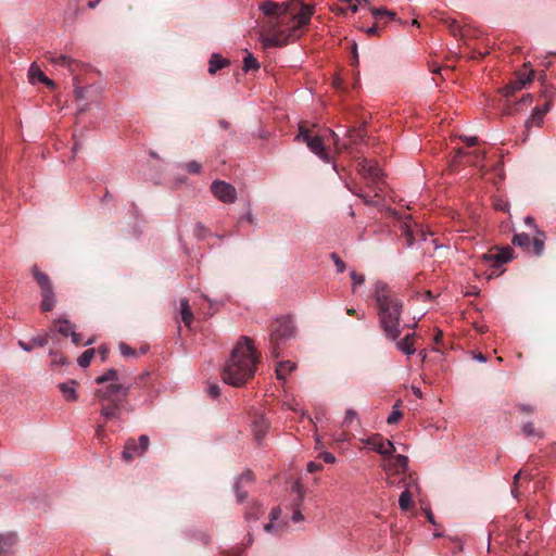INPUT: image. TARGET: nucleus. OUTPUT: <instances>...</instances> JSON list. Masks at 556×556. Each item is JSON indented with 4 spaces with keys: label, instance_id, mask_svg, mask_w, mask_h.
I'll return each mask as SVG.
<instances>
[{
    "label": "nucleus",
    "instance_id": "nucleus-1",
    "mask_svg": "<svg viewBox=\"0 0 556 556\" xmlns=\"http://www.w3.org/2000/svg\"><path fill=\"white\" fill-rule=\"evenodd\" d=\"M260 11L263 42L267 47H282L296 37V30L309 23L314 8L302 0L281 3L266 0L260 4Z\"/></svg>",
    "mask_w": 556,
    "mask_h": 556
},
{
    "label": "nucleus",
    "instance_id": "nucleus-2",
    "mask_svg": "<svg viewBox=\"0 0 556 556\" xmlns=\"http://www.w3.org/2000/svg\"><path fill=\"white\" fill-rule=\"evenodd\" d=\"M260 355L252 345V340L242 337L225 364L222 377L225 383L240 388L254 377Z\"/></svg>",
    "mask_w": 556,
    "mask_h": 556
},
{
    "label": "nucleus",
    "instance_id": "nucleus-3",
    "mask_svg": "<svg viewBox=\"0 0 556 556\" xmlns=\"http://www.w3.org/2000/svg\"><path fill=\"white\" fill-rule=\"evenodd\" d=\"M374 298L377 302L379 325L384 336L391 341L400 338L403 302L389 286L382 281L375 285Z\"/></svg>",
    "mask_w": 556,
    "mask_h": 556
},
{
    "label": "nucleus",
    "instance_id": "nucleus-4",
    "mask_svg": "<svg viewBox=\"0 0 556 556\" xmlns=\"http://www.w3.org/2000/svg\"><path fill=\"white\" fill-rule=\"evenodd\" d=\"M326 135L319 132L315 125L307 127L305 123L300 124L299 135L295 140H302L307 148L317 155L323 162L330 163L331 156L326 148Z\"/></svg>",
    "mask_w": 556,
    "mask_h": 556
},
{
    "label": "nucleus",
    "instance_id": "nucleus-5",
    "mask_svg": "<svg viewBox=\"0 0 556 556\" xmlns=\"http://www.w3.org/2000/svg\"><path fill=\"white\" fill-rule=\"evenodd\" d=\"M269 351L274 357H279L281 345L295 334V326L290 317H280L269 327Z\"/></svg>",
    "mask_w": 556,
    "mask_h": 556
},
{
    "label": "nucleus",
    "instance_id": "nucleus-6",
    "mask_svg": "<svg viewBox=\"0 0 556 556\" xmlns=\"http://www.w3.org/2000/svg\"><path fill=\"white\" fill-rule=\"evenodd\" d=\"M33 278L40 289V309L43 313L50 312L56 304L55 292L50 277L41 271L37 265L31 267Z\"/></svg>",
    "mask_w": 556,
    "mask_h": 556
},
{
    "label": "nucleus",
    "instance_id": "nucleus-7",
    "mask_svg": "<svg viewBox=\"0 0 556 556\" xmlns=\"http://www.w3.org/2000/svg\"><path fill=\"white\" fill-rule=\"evenodd\" d=\"M129 388L122 383H110L103 389L94 391V397L99 402H124L128 395Z\"/></svg>",
    "mask_w": 556,
    "mask_h": 556
},
{
    "label": "nucleus",
    "instance_id": "nucleus-8",
    "mask_svg": "<svg viewBox=\"0 0 556 556\" xmlns=\"http://www.w3.org/2000/svg\"><path fill=\"white\" fill-rule=\"evenodd\" d=\"M150 439L146 434L139 437L138 442L134 438H129L124 445L122 458L126 463L132 462L136 457L142 456L148 450Z\"/></svg>",
    "mask_w": 556,
    "mask_h": 556
},
{
    "label": "nucleus",
    "instance_id": "nucleus-9",
    "mask_svg": "<svg viewBox=\"0 0 556 556\" xmlns=\"http://www.w3.org/2000/svg\"><path fill=\"white\" fill-rule=\"evenodd\" d=\"M357 170L368 184L372 185H378L383 176L377 162L367 159L357 160Z\"/></svg>",
    "mask_w": 556,
    "mask_h": 556
},
{
    "label": "nucleus",
    "instance_id": "nucleus-10",
    "mask_svg": "<svg viewBox=\"0 0 556 556\" xmlns=\"http://www.w3.org/2000/svg\"><path fill=\"white\" fill-rule=\"evenodd\" d=\"M211 191L216 199L224 203H233L237 200V191L236 188L224 181V180H215L211 185Z\"/></svg>",
    "mask_w": 556,
    "mask_h": 556
},
{
    "label": "nucleus",
    "instance_id": "nucleus-11",
    "mask_svg": "<svg viewBox=\"0 0 556 556\" xmlns=\"http://www.w3.org/2000/svg\"><path fill=\"white\" fill-rule=\"evenodd\" d=\"M514 250L510 247L496 248L495 252L492 250L482 255V260L491 263L492 266L498 267L513 258Z\"/></svg>",
    "mask_w": 556,
    "mask_h": 556
},
{
    "label": "nucleus",
    "instance_id": "nucleus-12",
    "mask_svg": "<svg viewBox=\"0 0 556 556\" xmlns=\"http://www.w3.org/2000/svg\"><path fill=\"white\" fill-rule=\"evenodd\" d=\"M365 443L370 445L374 451L386 457L392 456L395 452L393 443L389 440H384L383 437L378 433L368 438Z\"/></svg>",
    "mask_w": 556,
    "mask_h": 556
},
{
    "label": "nucleus",
    "instance_id": "nucleus-13",
    "mask_svg": "<svg viewBox=\"0 0 556 556\" xmlns=\"http://www.w3.org/2000/svg\"><path fill=\"white\" fill-rule=\"evenodd\" d=\"M391 458L384 465V470L388 473L405 472L408 467V458L404 455L390 456Z\"/></svg>",
    "mask_w": 556,
    "mask_h": 556
},
{
    "label": "nucleus",
    "instance_id": "nucleus-14",
    "mask_svg": "<svg viewBox=\"0 0 556 556\" xmlns=\"http://www.w3.org/2000/svg\"><path fill=\"white\" fill-rule=\"evenodd\" d=\"M101 408L100 414L104 421L111 419H118L121 417L122 402H100Z\"/></svg>",
    "mask_w": 556,
    "mask_h": 556
},
{
    "label": "nucleus",
    "instance_id": "nucleus-15",
    "mask_svg": "<svg viewBox=\"0 0 556 556\" xmlns=\"http://www.w3.org/2000/svg\"><path fill=\"white\" fill-rule=\"evenodd\" d=\"M253 481L252 471L248 470L243 472L237 480L235 484V491L237 495L238 503H242L248 497V492L244 489L248 484H251Z\"/></svg>",
    "mask_w": 556,
    "mask_h": 556
},
{
    "label": "nucleus",
    "instance_id": "nucleus-16",
    "mask_svg": "<svg viewBox=\"0 0 556 556\" xmlns=\"http://www.w3.org/2000/svg\"><path fill=\"white\" fill-rule=\"evenodd\" d=\"M415 333L406 334L402 340H395L396 349L406 355H412L416 352L414 346Z\"/></svg>",
    "mask_w": 556,
    "mask_h": 556
},
{
    "label": "nucleus",
    "instance_id": "nucleus-17",
    "mask_svg": "<svg viewBox=\"0 0 556 556\" xmlns=\"http://www.w3.org/2000/svg\"><path fill=\"white\" fill-rule=\"evenodd\" d=\"M180 316L185 326L191 329L194 316L187 299L180 300Z\"/></svg>",
    "mask_w": 556,
    "mask_h": 556
},
{
    "label": "nucleus",
    "instance_id": "nucleus-18",
    "mask_svg": "<svg viewBox=\"0 0 556 556\" xmlns=\"http://www.w3.org/2000/svg\"><path fill=\"white\" fill-rule=\"evenodd\" d=\"M296 369V364L291 361L279 362L276 366L277 379L285 381L286 376Z\"/></svg>",
    "mask_w": 556,
    "mask_h": 556
},
{
    "label": "nucleus",
    "instance_id": "nucleus-19",
    "mask_svg": "<svg viewBox=\"0 0 556 556\" xmlns=\"http://www.w3.org/2000/svg\"><path fill=\"white\" fill-rule=\"evenodd\" d=\"M17 538L13 533L0 534V556H5L10 553L12 546L15 545Z\"/></svg>",
    "mask_w": 556,
    "mask_h": 556
},
{
    "label": "nucleus",
    "instance_id": "nucleus-20",
    "mask_svg": "<svg viewBox=\"0 0 556 556\" xmlns=\"http://www.w3.org/2000/svg\"><path fill=\"white\" fill-rule=\"evenodd\" d=\"M268 429V421L263 417L258 416L253 421V432L255 439L260 442Z\"/></svg>",
    "mask_w": 556,
    "mask_h": 556
},
{
    "label": "nucleus",
    "instance_id": "nucleus-21",
    "mask_svg": "<svg viewBox=\"0 0 556 556\" xmlns=\"http://www.w3.org/2000/svg\"><path fill=\"white\" fill-rule=\"evenodd\" d=\"M76 384L77 382L75 380L59 384V389L66 401H77V393L75 391Z\"/></svg>",
    "mask_w": 556,
    "mask_h": 556
},
{
    "label": "nucleus",
    "instance_id": "nucleus-22",
    "mask_svg": "<svg viewBox=\"0 0 556 556\" xmlns=\"http://www.w3.org/2000/svg\"><path fill=\"white\" fill-rule=\"evenodd\" d=\"M229 61L218 54H213L208 62V73L215 74L217 71L228 65Z\"/></svg>",
    "mask_w": 556,
    "mask_h": 556
},
{
    "label": "nucleus",
    "instance_id": "nucleus-23",
    "mask_svg": "<svg viewBox=\"0 0 556 556\" xmlns=\"http://www.w3.org/2000/svg\"><path fill=\"white\" fill-rule=\"evenodd\" d=\"M548 110H549L548 101L544 104L543 109L535 108L531 117L528 119L527 125H529L531 123V124H535V125L540 126L543 122V116L546 114V112H548Z\"/></svg>",
    "mask_w": 556,
    "mask_h": 556
},
{
    "label": "nucleus",
    "instance_id": "nucleus-24",
    "mask_svg": "<svg viewBox=\"0 0 556 556\" xmlns=\"http://www.w3.org/2000/svg\"><path fill=\"white\" fill-rule=\"evenodd\" d=\"M346 137L351 140V143H357L358 141H364L366 137V131L364 125L359 128H350L346 132Z\"/></svg>",
    "mask_w": 556,
    "mask_h": 556
},
{
    "label": "nucleus",
    "instance_id": "nucleus-25",
    "mask_svg": "<svg viewBox=\"0 0 556 556\" xmlns=\"http://www.w3.org/2000/svg\"><path fill=\"white\" fill-rule=\"evenodd\" d=\"M118 380V372L116 369H109L108 371H105L103 375L97 377L96 379V382L98 384H103V383H106V382H110V383H117L116 381Z\"/></svg>",
    "mask_w": 556,
    "mask_h": 556
},
{
    "label": "nucleus",
    "instance_id": "nucleus-26",
    "mask_svg": "<svg viewBox=\"0 0 556 556\" xmlns=\"http://www.w3.org/2000/svg\"><path fill=\"white\" fill-rule=\"evenodd\" d=\"M442 22L446 25L450 33L454 37H464L463 28L460 27L459 23L456 20L453 18H443Z\"/></svg>",
    "mask_w": 556,
    "mask_h": 556
},
{
    "label": "nucleus",
    "instance_id": "nucleus-27",
    "mask_svg": "<svg viewBox=\"0 0 556 556\" xmlns=\"http://www.w3.org/2000/svg\"><path fill=\"white\" fill-rule=\"evenodd\" d=\"M523 87L525 85L522 83V79L518 80L517 78H515L504 87V96L510 97L518 90L522 89Z\"/></svg>",
    "mask_w": 556,
    "mask_h": 556
},
{
    "label": "nucleus",
    "instance_id": "nucleus-28",
    "mask_svg": "<svg viewBox=\"0 0 556 556\" xmlns=\"http://www.w3.org/2000/svg\"><path fill=\"white\" fill-rule=\"evenodd\" d=\"M513 243L517 247L530 250L531 239L528 233H517L513 238Z\"/></svg>",
    "mask_w": 556,
    "mask_h": 556
},
{
    "label": "nucleus",
    "instance_id": "nucleus-29",
    "mask_svg": "<svg viewBox=\"0 0 556 556\" xmlns=\"http://www.w3.org/2000/svg\"><path fill=\"white\" fill-rule=\"evenodd\" d=\"M54 324L59 325L56 330L63 337H68V336H71L72 331H74V326L66 319H64V320L56 319L54 321Z\"/></svg>",
    "mask_w": 556,
    "mask_h": 556
},
{
    "label": "nucleus",
    "instance_id": "nucleus-30",
    "mask_svg": "<svg viewBox=\"0 0 556 556\" xmlns=\"http://www.w3.org/2000/svg\"><path fill=\"white\" fill-rule=\"evenodd\" d=\"M530 64L529 63H526L523 65L525 67V71H518L516 73V78L518 80H521L522 79V83L523 85L526 86L528 83H530L532 80V77L534 75V71L529 68Z\"/></svg>",
    "mask_w": 556,
    "mask_h": 556
},
{
    "label": "nucleus",
    "instance_id": "nucleus-31",
    "mask_svg": "<svg viewBox=\"0 0 556 556\" xmlns=\"http://www.w3.org/2000/svg\"><path fill=\"white\" fill-rule=\"evenodd\" d=\"M28 76L31 83H35L36 80H41L46 76L43 72L40 70V67L33 63L28 70Z\"/></svg>",
    "mask_w": 556,
    "mask_h": 556
},
{
    "label": "nucleus",
    "instance_id": "nucleus-32",
    "mask_svg": "<svg viewBox=\"0 0 556 556\" xmlns=\"http://www.w3.org/2000/svg\"><path fill=\"white\" fill-rule=\"evenodd\" d=\"M262 513L261 505L253 503V505L245 511L247 521H255L258 519V515Z\"/></svg>",
    "mask_w": 556,
    "mask_h": 556
},
{
    "label": "nucleus",
    "instance_id": "nucleus-33",
    "mask_svg": "<svg viewBox=\"0 0 556 556\" xmlns=\"http://www.w3.org/2000/svg\"><path fill=\"white\" fill-rule=\"evenodd\" d=\"M94 356V349H88L86 350L79 357H78V365L80 367H88L91 363V359Z\"/></svg>",
    "mask_w": 556,
    "mask_h": 556
},
{
    "label": "nucleus",
    "instance_id": "nucleus-34",
    "mask_svg": "<svg viewBox=\"0 0 556 556\" xmlns=\"http://www.w3.org/2000/svg\"><path fill=\"white\" fill-rule=\"evenodd\" d=\"M399 505L402 510H408L412 506V494L408 490L401 493L399 498Z\"/></svg>",
    "mask_w": 556,
    "mask_h": 556
},
{
    "label": "nucleus",
    "instance_id": "nucleus-35",
    "mask_svg": "<svg viewBox=\"0 0 556 556\" xmlns=\"http://www.w3.org/2000/svg\"><path fill=\"white\" fill-rule=\"evenodd\" d=\"M47 59L55 65L64 66L65 64H71V58L64 54L53 55L48 53Z\"/></svg>",
    "mask_w": 556,
    "mask_h": 556
},
{
    "label": "nucleus",
    "instance_id": "nucleus-36",
    "mask_svg": "<svg viewBox=\"0 0 556 556\" xmlns=\"http://www.w3.org/2000/svg\"><path fill=\"white\" fill-rule=\"evenodd\" d=\"M531 247L533 249V253L536 255V256H540L542 255L543 251H544V248H545V244H544V239L542 237H534L532 239V242H531Z\"/></svg>",
    "mask_w": 556,
    "mask_h": 556
},
{
    "label": "nucleus",
    "instance_id": "nucleus-37",
    "mask_svg": "<svg viewBox=\"0 0 556 556\" xmlns=\"http://www.w3.org/2000/svg\"><path fill=\"white\" fill-rule=\"evenodd\" d=\"M401 228H402V235L406 239V245L412 247L415 241L414 231H413L412 227L407 223H405Z\"/></svg>",
    "mask_w": 556,
    "mask_h": 556
},
{
    "label": "nucleus",
    "instance_id": "nucleus-38",
    "mask_svg": "<svg viewBox=\"0 0 556 556\" xmlns=\"http://www.w3.org/2000/svg\"><path fill=\"white\" fill-rule=\"evenodd\" d=\"M260 67V64L257 60L252 55L248 54L243 60V70L245 72H249L251 70H257Z\"/></svg>",
    "mask_w": 556,
    "mask_h": 556
},
{
    "label": "nucleus",
    "instance_id": "nucleus-39",
    "mask_svg": "<svg viewBox=\"0 0 556 556\" xmlns=\"http://www.w3.org/2000/svg\"><path fill=\"white\" fill-rule=\"evenodd\" d=\"M371 13L375 20L377 21L383 20L384 17L394 18L395 16V13L390 12L386 9H372Z\"/></svg>",
    "mask_w": 556,
    "mask_h": 556
},
{
    "label": "nucleus",
    "instance_id": "nucleus-40",
    "mask_svg": "<svg viewBox=\"0 0 556 556\" xmlns=\"http://www.w3.org/2000/svg\"><path fill=\"white\" fill-rule=\"evenodd\" d=\"M323 134L326 135V137H327L326 142L331 139L332 143L334 146V149L339 148V146H340V138H339V136L333 130L326 129Z\"/></svg>",
    "mask_w": 556,
    "mask_h": 556
},
{
    "label": "nucleus",
    "instance_id": "nucleus-41",
    "mask_svg": "<svg viewBox=\"0 0 556 556\" xmlns=\"http://www.w3.org/2000/svg\"><path fill=\"white\" fill-rule=\"evenodd\" d=\"M323 134L326 135V137H327L326 142L331 139L332 143L334 146V149L339 148V146H340V138H339V136L333 130L326 129Z\"/></svg>",
    "mask_w": 556,
    "mask_h": 556
},
{
    "label": "nucleus",
    "instance_id": "nucleus-42",
    "mask_svg": "<svg viewBox=\"0 0 556 556\" xmlns=\"http://www.w3.org/2000/svg\"><path fill=\"white\" fill-rule=\"evenodd\" d=\"M330 257L334 262L338 273H343L345 270V263L340 258V256L337 253H331Z\"/></svg>",
    "mask_w": 556,
    "mask_h": 556
},
{
    "label": "nucleus",
    "instance_id": "nucleus-43",
    "mask_svg": "<svg viewBox=\"0 0 556 556\" xmlns=\"http://www.w3.org/2000/svg\"><path fill=\"white\" fill-rule=\"evenodd\" d=\"M119 351L125 357L137 356L136 351L124 342L119 343Z\"/></svg>",
    "mask_w": 556,
    "mask_h": 556
},
{
    "label": "nucleus",
    "instance_id": "nucleus-44",
    "mask_svg": "<svg viewBox=\"0 0 556 556\" xmlns=\"http://www.w3.org/2000/svg\"><path fill=\"white\" fill-rule=\"evenodd\" d=\"M523 475V471L522 470H519L515 477H514V485L511 488V494L514 497L518 498L519 495H520V492H519V489H518V481L520 479V477Z\"/></svg>",
    "mask_w": 556,
    "mask_h": 556
},
{
    "label": "nucleus",
    "instance_id": "nucleus-45",
    "mask_svg": "<svg viewBox=\"0 0 556 556\" xmlns=\"http://www.w3.org/2000/svg\"><path fill=\"white\" fill-rule=\"evenodd\" d=\"M357 418V413L353 409H348L343 420V426H350Z\"/></svg>",
    "mask_w": 556,
    "mask_h": 556
},
{
    "label": "nucleus",
    "instance_id": "nucleus-46",
    "mask_svg": "<svg viewBox=\"0 0 556 556\" xmlns=\"http://www.w3.org/2000/svg\"><path fill=\"white\" fill-rule=\"evenodd\" d=\"M185 168L190 173V174H198L200 173L201 170V164L195 162V161H191V162H188L186 165H185Z\"/></svg>",
    "mask_w": 556,
    "mask_h": 556
},
{
    "label": "nucleus",
    "instance_id": "nucleus-47",
    "mask_svg": "<svg viewBox=\"0 0 556 556\" xmlns=\"http://www.w3.org/2000/svg\"><path fill=\"white\" fill-rule=\"evenodd\" d=\"M402 416H403L402 412H400V410H393V412L389 415V417H388V419H387V422H388L389 425H394V424H396V422L402 418Z\"/></svg>",
    "mask_w": 556,
    "mask_h": 556
},
{
    "label": "nucleus",
    "instance_id": "nucleus-48",
    "mask_svg": "<svg viewBox=\"0 0 556 556\" xmlns=\"http://www.w3.org/2000/svg\"><path fill=\"white\" fill-rule=\"evenodd\" d=\"M207 393H208V395H210L211 397H213V399L218 397V396H219V394H220L219 386H218V384H215V383L210 384V386L207 387Z\"/></svg>",
    "mask_w": 556,
    "mask_h": 556
},
{
    "label": "nucleus",
    "instance_id": "nucleus-49",
    "mask_svg": "<svg viewBox=\"0 0 556 556\" xmlns=\"http://www.w3.org/2000/svg\"><path fill=\"white\" fill-rule=\"evenodd\" d=\"M33 343L35 346H45L48 343L49 334H43L37 338H33Z\"/></svg>",
    "mask_w": 556,
    "mask_h": 556
},
{
    "label": "nucleus",
    "instance_id": "nucleus-50",
    "mask_svg": "<svg viewBox=\"0 0 556 556\" xmlns=\"http://www.w3.org/2000/svg\"><path fill=\"white\" fill-rule=\"evenodd\" d=\"M351 278L353 280V286L363 285L365 281V277L362 274H357L356 271H351Z\"/></svg>",
    "mask_w": 556,
    "mask_h": 556
},
{
    "label": "nucleus",
    "instance_id": "nucleus-51",
    "mask_svg": "<svg viewBox=\"0 0 556 556\" xmlns=\"http://www.w3.org/2000/svg\"><path fill=\"white\" fill-rule=\"evenodd\" d=\"M522 432L523 434L530 437V435H535L536 434V431H535V428H534V425L532 422H528L523 427H522Z\"/></svg>",
    "mask_w": 556,
    "mask_h": 556
},
{
    "label": "nucleus",
    "instance_id": "nucleus-52",
    "mask_svg": "<svg viewBox=\"0 0 556 556\" xmlns=\"http://www.w3.org/2000/svg\"><path fill=\"white\" fill-rule=\"evenodd\" d=\"M85 88L84 87H80L78 86V81L77 79L75 78V90H74V93H75V98L77 100H80V99H84L85 97Z\"/></svg>",
    "mask_w": 556,
    "mask_h": 556
},
{
    "label": "nucleus",
    "instance_id": "nucleus-53",
    "mask_svg": "<svg viewBox=\"0 0 556 556\" xmlns=\"http://www.w3.org/2000/svg\"><path fill=\"white\" fill-rule=\"evenodd\" d=\"M207 232L205 226L201 223H198L194 227V235L199 238H203V236Z\"/></svg>",
    "mask_w": 556,
    "mask_h": 556
},
{
    "label": "nucleus",
    "instance_id": "nucleus-54",
    "mask_svg": "<svg viewBox=\"0 0 556 556\" xmlns=\"http://www.w3.org/2000/svg\"><path fill=\"white\" fill-rule=\"evenodd\" d=\"M321 469H323V465H321V464H319V463L309 462V463L307 464V470H308L309 472H316V471H319V470H321Z\"/></svg>",
    "mask_w": 556,
    "mask_h": 556
},
{
    "label": "nucleus",
    "instance_id": "nucleus-55",
    "mask_svg": "<svg viewBox=\"0 0 556 556\" xmlns=\"http://www.w3.org/2000/svg\"><path fill=\"white\" fill-rule=\"evenodd\" d=\"M320 457L327 464H332L336 462L334 455L328 452L321 453Z\"/></svg>",
    "mask_w": 556,
    "mask_h": 556
},
{
    "label": "nucleus",
    "instance_id": "nucleus-56",
    "mask_svg": "<svg viewBox=\"0 0 556 556\" xmlns=\"http://www.w3.org/2000/svg\"><path fill=\"white\" fill-rule=\"evenodd\" d=\"M80 63L74 59L71 58V64H65L64 67H66L72 74L76 72V68L79 67Z\"/></svg>",
    "mask_w": 556,
    "mask_h": 556
},
{
    "label": "nucleus",
    "instance_id": "nucleus-57",
    "mask_svg": "<svg viewBox=\"0 0 556 556\" xmlns=\"http://www.w3.org/2000/svg\"><path fill=\"white\" fill-rule=\"evenodd\" d=\"M18 345L26 352H30L35 348L33 340L29 343L20 340Z\"/></svg>",
    "mask_w": 556,
    "mask_h": 556
},
{
    "label": "nucleus",
    "instance_id": "nucleus-58",
    "mask_svg": "<svg viewBox=\"0 0 556 556\" xmlns=\"http://www.w3.org/2000/svg\"><path fill=\"white\" fill-rule=\"evenodd\" d=\"M351 142L350 143H340L339 148H336V152L338 154L340 153H343V152H349L350 149H351Z\"/></svg>",
    "mask_w": 556,
    "mask_h": 556
},
{
    "label": "nucleus",
    "instance_id": "nucleus-59",
    "mask_svg": "<svg viewBox=\"0 0 556 556\" xmlns=\"http://www.w3.org/2000/svg\"><path fill=\"white\" fill-rule=\"evenodd\" d=\"M357 63H358L357 46H356V43H353V47H352V64L356 65Z\"/></svg>",
    "mask_w": 556,
    "mask_h": 556
},
{
    "label": "nucleus",
    "instance_id": "nucleus-60",
    "mask_svg": "<svg viewBox=\"0 0 556 556\" xmlns=\"http://www.w3.org/2000/svg\"><path fill=\"white\" fill-rule=\"evenodd\" d=\"M494 207H495L496 210H498V211H503V212H505V211H507V210H508V204H507L506 202H503V201H500V200H498V201H496V202L494 203Z\"/></svg>",
    "mask_w": 556,
    "mask_h": 556
},
{
    "label": "nucleus",
    "instance_id": "nucleus-61",
    "mask_svg": "<svg viewBox=\"0 0 556 556\" xmlns=\"http://www.w3.org/2000/svg\"><path fill=\"white\" fill-rule=\"evenodd\" d=\"M71 337L74 344L79 345L83 343V339L79 333L72 331Z\"/></svg>",
    "mask_w": 556,
    "mask_h": 556
},
{
    "label": "nucleus",
    "instance_id": "nucleus-62",
    "mask_svg": "<svg viewBox=\"0 0 556 556\" xmlns=\"http://www.w3.org/2000/svg\"><path fill=\"white\" fill-rule=\"evenodd\" d=\"M98 352L101 356V359L104 362L108 358L109 355V348L102 345L98 349Z\"/></svg>",
    "mask_w": 556,
    "mask_h": 556
},
{
    "label": "nucleus",
    "instance_id": "nucleus-63",
    "mask_svg": "<svg viewBox=\"0 0 556 556\" xmlns=\"http://www.w3.org/2000/svg\"><path fill=\"white\" fill-rule=\"evenodd\" d=\"M304 519L302 513L299 509H295L292 514V521L300 522Z\"/></svg>",
    "mask_w": 556,
    "mask_h": 556
},
{
    "label": "nucleus",
    "instance_id": "nucleus-64",
    "mask_svg": "<svg viewBox=\"0 0 556 556\" xmlns=\"http://www.w3.org/2000/svg\"><path fill=\"white\" fill-rule=\"evenodd\" d=\"M281 514V509L279 507H275L270 511V520H277Z\"/></svg>",
    "mask_w": 556,
    "mask_h": 556
}]
</instances>
